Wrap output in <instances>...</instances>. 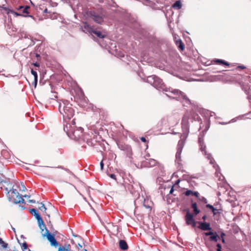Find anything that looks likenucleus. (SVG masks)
Here are the masks:
<instances>
[{
    "mask_svg": "<svg viewBox=\"0 0 251 251\" xmlns=\"http://www.w3.org/2000/svg\"><path fill=\"white\" fill-rule=\"evenodd\" d=\"M71 123L67 122L64 125V130L71 138L78 140L83 136V129L81 127L76 128L75 126L74 119L71 121Z\"/></svg>",
    "mask_w": 251,
    "mask_h": 251,
    "instance_id": "1",
    "label": "nucleus"
},
{
    "mask_svg": "<svg viewBox=\"0 0 251 251\" xmlns=\"http://www.w3.org/2000/svg\"><path fill=\"white\" fill-rule=\"evenodd\" d=\"M58 108L59 112L63 115L64 119L69 120L66 122L71 123L70 120L74 115V110L72 107V104L67 101H62L60 103Z\"/></svg>",
    "mask_w": 251,
    "mask_h": 251,
    "instance_id": "2",
    "label": "nucleus"
},
{
    "mask_svg": "<svg viewBox=\"0 0 251 251\" xmlns=\"http://www.w3.org/2000/svg\"><path fill=\"white\" fill-rule=\"evenodd\" d=\"M223 193L224 196H227L231 198L235 196L234 192L230 185L227 182L224 176L221 173V193Z\"/></svg>",
    "mask_w": 251,
    "mask_h": 251,
    "instance_id": "3",
    "label": "nucleus"
},
{
    "mask_svg": "<svg viewBox=\"0 0 251 251\" xmlns=\"http://www.w3.org/2000/svg\"><path fill=\"white\" fill-rule=\"evenodd\" d=\"M9 196L10 201L15 203H25V200L16 190H13L9 192Z\"/></svg>",
    "mask_w": 251,
    "mask_h": 251,
    "instance_id": "4",
    "label": "nucleus"
},
{
    "mask_svg": "<svg viewBox=\"0 0 251 251\" xmlns=\"http://www.w3.org/2000/svg\"><path fill=\"white\" fill-rule=\"evenodd\" d=\"M148 82L157 89L162 88L163 83L162 80L156 75H151L147 78Z\"/></svg>",
    "mask_w": 251,
    "mask_h": 251,
    "instance_id": "5",
    "label": "nucleus"
},
{
    "mask_svg": "<svg viewBox=\"0 0 251 251\" xmlns=\"http://www.w3.org/2000/svg\"><path fill=\"white\" fill-rule=\"evenodd\" d=\"M30 213L33 215L37 220V222L40 228L43 231V227L46 228L45 225L44 224V222L39 214L38 213L37 210L35 208H32L30 210Z\"/></svg>",
    "mask_w": 251,
    "mask_h": 251,
    "instance_id": "6",
    "label": "nucleus"
},
{
    "mask_svg": "<svg viewBox=\"0 0 251 251\" xmlns=\"http://www.w3.org/2000/svg\"><path fill=\"white\" fill-rule=\"evenodd\" d=\"M46 231L44 233H43V236H46L47 239L50 241L51 246L56 247L58 245V243L55 239L54 235H52L49 230L46 228Z\"/></svg>",
    "mask_w": 251,
    "mask_h": 251,
    "instance_id": "7",
    "label": "nucleus"
},
{
    "mask_svg": "<svg viewBox=\"0 0 251 251\" xmlns=\"http://www.w3.org/2000/svg\"><path fill=\"white\" fill-rule=\"evenodd\" d=\"M89 16L96 23L101 24L103 22L102 17L94 11H90L88 12Z\"/></svg>",
    "mask_w": 251,
    "mask_h": 251,
    "instance_id": "8",
    "label": "nucleus"
},
{
    "mask_svg": "<svg viewBox=\"0 0 251 251\" xmlns=\"http://www.w3.org/2000/svg\"><path fill=\"white\" fill-rule=\"evenodd\" d=\"M185 220L187 225H191L193 227L196 226L197 223L193 217V215L189 211H187L185 216Z\"/></svg>",
    "mask_w": 251,
    "mask_h": 251,
    "instance_id": "9",
    "label": "nucleus"
},
{
    "mask_svg": "<svg viewBox=\"0 0 251 251\" xmlns=\"http://www.w3.org/2000/svg\"><path fill=\"white\" fill-rule=\"evenodd\" d=\"M194 115H195V113L192 110L186 111L182 119L181 124L182 126L187 127L189 124V119L191 118L190 115L194 116Z\"/></svg>",
    "mask_w": 251,
    "mask_h": 251,
    "instance_id": "10",
    "label": "nucleus"
},
{
    "mask_svg": "<svg viewBox=\"0 0 251 251\" xmlns=\"http://www.w3.org/2000/svg\"><path fill=\"white\" fill-rule=\"evenodd\" d=\"M171 93L174 94L175 96V97L174 98H176L177 99H183V100H187V97L185 95L184 93L180 91L179 90L177 89H172V90L170 91Z\"/></svg>",
    "mask_w": 251,
    "mask_h": 251,
    "instance_id": "11",
    "label": "nucleus"
},
{
    "mask_svg": "<svg viewBox=\"0 0 251 251\" xmlns=\"http://www.w3.org/2000/svg\"><path fill=\"white\" fill-rule=\"evenodd\" d=\"M183 148V142L180 140L178 142L177 145V151L176 154V158L177 159H179L180 158V155L182 151V149Z\"/></svg>",
    "mask_w": 251,
    "mask_h": 251,
    "instance_id": "12",
    "label": "nucleus"
},
{
    "mask_svg": "<svg viewBox=\"0 0 251 251\" xmlns=\"http://www.w3.org/2000/svg\"><path fill=\"white\" fill-rule=\"evenodd\" d=\"M199 226L198 227L202 230H210V225L209 223H202V222H199Z\"/></svg>",
    "mask_w": 251,
    "mask_h": 251,
    "instance_id": "13",
    "label": "nucleus"
},
{
    "mask_svg": "<svg viewBox=\"0 0 251 251\" xmlns=\"http://www.w3.org/2000/svg\"><path fill=\"white\" fill-rule=\"evenodd\" d=\"M119 247L123 251H126L128 249V246L127 243L124 240H120Z\"/></svg>",
    "mask_w": 251,
    "mask_h": 251,
    "instance_id": "14",
    "label": "nucleus"
},
{
    "mask_svg": "<svg viewBox=\"0 0 251 251\" xmlns=\"http://www.w3.org/2000/svg\"><path fill=\"white\" fill-rule=\"evenodd\" d=\"M58 251H73L71 249V246L69 244H65L64 246L60 247Z\"/></svg>",
    "mask_w": 251,
    "mask_h": 251,
    "instance_id": "15",
    "label": "nucleus"
},
{
    "mask_svg": "<svg viewBox=\"0 0 251 251\" xmlns=\"http://www.w3.org/2000/svg\"><path fill=\"white\" fill-rule=\"evenodd\" d=\"M39 9L42 11L44 13L50 14L51 12L50 11H48V8L45 6V3L40 4L39 5Z\"/></svg>",
    "mask_w": 251,
    "mask_h": 251,
    "instance_id": "16",
    "label": "nucleus"
},
{
    "mask_svg": "<svg viewBox=\"0 0 251 251\" xmlns=\"http://www.w3.org/2000/svg\"><path fill=\"white\" fill-rule=\"evenodd\" d=\"M184 194L186 196L192 195V196H195L197 198L199 197V193L198 192H193L192 191H191L190 190H187L185 192H184Z\"/></svg>",
    "mask_w": 251,
    "mask_h": 251,
    "instance_id": "17",
    "label": "nucleus"
},
{
    "mask_svg": "<svg viewBox=\"0 0 251 251\" xmlns=\"http://www.w3.org/2000/svg\"><path fill=\"white\" fill-rule=\"evenodd\" d=\"M91 33L95 34L98 37H99L100 38H104L105 37V35L102 34V33L100 31H97V30H94L93 29H91Z\"/></svg>",
    "mask_w": 251,
    "mask_h": 251,
    "instance_id": "18",
    "label": "nucleus"
},
{
    "mask_svg": "<svg viewBox=\"0 0 251 251\" xmlns=\"http://www.w3.org/2000/svg\"><path fill=\"white\" fill-rule=\"evenodd\" d=\"M242 90L245 92V93L248 95V92H250L251 89V87L249 86L248 84H243L242 86Z\"/></svg>",
    "mask_w": 251,
    "mask_h": 251,
    "instance_id": "19",
    "label": "nucleus"
},
{
    "mask_svg": "<svg viewBox=\"0 0 251 251\" xmlns=\"http://www.w3.org/2000/svg\"><path fill=\"white\" fill-rule=\"evenodd\" d=\"M176 44L178 46V48L181 50H183L184 49V45L180 39L176 40Z\"/></svg>",
    "mask_w": 251,
    "mask_h": 251,
    "instance_id": "20",
    "label": "nucleus"
},
{
    "mask_svg": "<svg viewBox=\"0 0 251 251\" xmlns=\"http://www.w3.org/2000/svg\"><path fill=\"white\" fill-rule=\"evenodd\" d=\"M172 7L174 8L179 9L181 8L182 5L180 1L177 0L172 5Z\"/></svg>",
    "mask_w": 251,
    "mask_h": 251,
    "instance_id": "21",
    "label": "nucleus"
},
{
    "mask_svg": "<svg viewBox=\"0 0 251 251\" xmlns=\"http://www.w3.org/2000/svg\"><path fill=\"white\" fill-rule=\"evenodd\" d=\"M192 208L194 209L195 215H197L200 213V211L197 208V204L196 202L192 203Z\"/></svg>",
    "mask_w": 251,
    "mask_h": 251,
    "instance_id": "22",
    "label": "nucleus"
},
{
    "mask_svg": "<svg viewBox=\"0 0 251 251\" xmlns=\"http://www.w3.org/2000/svg\"><path fill=\"white\" fill-rule=\"evenodd\" d=\"M231 227L232 231L234 234L238 233L239 231L241 230L240 227L237 225H233ZM230 230H231V229H230Z\"/></svg>",
    "mask_w": 251,
    "mask_h": 251,
    "instance_id": "23",
    "label": "nucleus"
},
{
    "mask_svg": "<svg viewBox=\"0 0 251 251\" xmlns=\"http://www.w3.org/2000/svg\"><path fill=\"white\" fill-rule=\"evenodd\" d=\"M199 143H200V149L202 151H204L205 152V146H203V141L201 139V138H199Z\"/></svg>",
    "mask_w": 251,
    "mask_h": 251,
    "instance_id": "24",
    "label": "nucleus"
},
{
    "mask_svg": "<svg viewBox=\"0 0 251 251\" xmlns=\"http://www.w3.org/2000/svg\"><path fill=\"white\" fill-rule=\"evenodd\" d=\"M168 119L167 118H163L162 119L159 124L160 126H166L167 124L168 123Z\"/></svg>",
    "mask_w": 251,
    "mask_h": 251,
    "instance_id": "25",
    "label": "nucleus"
},
{
    "mask_svg": "<svg viewBox=\"0 0 251 251\" xmlns=\"http://www.w3.org/2000/svg\"><path fill=\"white\" fill-rule=\"evenodd\" d=\"M8 244L4 242L2 239L0 237V248L5 249L7 247Z\"/></svg>",
    "mask_w": 251,
    "mask_h": 251,
    "instance_id": "26",
    "label": "nucleus"
},
{
    "mask_svg": "<svg viewBox=\"0 0 251 251\" xmlns=\"http://www.w3.org/2000/svg\"><path fill=\"white\" fill-rule=\"evenodd\" d=\"M230 64L226 61L221 59V66H225L226 68H229Z\"/></svg>",
    "mask_w": 251,
    "mask_h": 251,
    "instance_id": "27",
    "label": "nucleus"
},
{
    "mask_svg": "<svg viewBox=\"0 0 251 251\" xmlns=\"http://www.w3.org/2000/svg\"><path fill=\"white\" fill-rule=\"evenodd\" d=\"M31 73L34 76V81H35V83L36 84L37 83V80H38L37 73L36 71H34L33 69L31 70Z\"/></svg>",
    "mask_w": 251,
    "mask_h": 251,
    "instance_id": "28",
    "label": "nucleus"
},
{
    "mask_svg": "<svg viewBox=\"0 0 251 251\" xmlns=\"http://www.w3.org/2000/svg\"><path fill=\"white\" fill-rule=\"evenodd\" d=\"M11 13L14 14L15 16H23V17H31V18L33 17V16L31 15H24L22 14H20L18 12H15L13 10V12H11Z\"/></svg>",
    "mask_w": 251,
    "mask_h": 251,
    "instance_id": "29",
    "label": "nucleus"
},
{
    "mask_svg": "<svg viewBox=\"0 0 251 251\" xmlns=\"http://www.w3.org/2000/svg\"><path fill=\"white\" fill-rule=\"evenodd\" d=\"M226 236V233H225L223 231L221 230V242H222L223 243H225Z\"/></svg>",
    "mask_w": 251,
    "mask_h": 251,
    "instance_id": "30",
    "label": "nucleus"
},
{
    "mask_svg": "<svg viewBox=\"0 0 251 251\" xmlns=\"http://www.w3.org/2000/svg\"><path fill=\"white\" fill-rule=\"evenodd\" d=\"M218 238H219V237L218 236V235H216V234H214L213 233V234H212L211 236H210V240L211 241H217L218 240Z\"/></svg>",
    "mask_w": 251,
    "mask_h": 251,
    "instance_id": "31",
    "label": "nucleus"
},
{
    "mask_svg": "<svg viewBox=\"0 0 251 251\" xmlns=\"http://www.w3.org/2000/svg\"><path fill=\"white\" fill-rule=\"evenodd\" d=\"M38 209L39 210H40L41 211H43L44 212H45L46 209H47V208L45 207V205L42 202H41L40 203V205L38 207Z\"/></svg>",
    "mask_w": 251,
    "mask_h": 251,
    "instance_id": "32",
    "label": "nucleus"
},
{
    "mask_svg": "<svg viewBox=\"0 0 251 251\" xmlns=\"http://www.w3.org/2000/svg\"><path fill=\"white\" fill-rule=\"evenodd\" d=\"M84 24V28L87 29L90 33H91V29L93 28L87 23L85 22Z\"/></svg>",
    "mask_w": 251,
    "mask_h": 251,
    "instance_id": "33",
    "label": "nucleus"
},
{
    "mask_svg": "<svg viewBox=\"0 0 251 251\" xmlns=\"http://www.w3.org/2000/svg\"><path fill=\"white\" fill-rule=\"evenodd\" d=\"M24 9L23 10V13H25V14H28L29 13V11H28V9L30 8V7L29 6H24V7L23 8Z\"/></svg>",
    "mask_w": 251,
    "mask_h": 251,
    "instance_id": "34",
    "label": "nucleus"
},
{
    "mask_svg": "<svg viewBox=\"0 0 251 251\" xmlns=\"http://www.w3.org/2000/svg\"><path fill=\"white\" fill-rule=\"evenodd\" d=\"M72 243L73 244H74L76 246L79 251L81 250L82 248V245H81L80 244L78 243L77 244H76L73 240L72 241Z\"/></svg>",
    "mask_w": 251,
    "mask_h": 251,
    "instance_id": "35",
    "label": "nucleus"
},
{
    "mask_svg": "<svg viewBox=\"0 0 251 251\" xmlns=\"http://www.w3.org/2000/svg\"><path fill=\"white\" fill-rule=\"evenodd\" d=\"M206 207L210 208L212 210V212H213L214 214H216V212L215 211H217V210L212 205L210 204H207Z\"/></svg>",
    "mask_w": 251,
    "mask_h": 251,
    "instance_id": "36",
    "label": "nucleus"
},
{
    "mask_svg": "<svg viewBox=\"0 0 251 251\" xmlns=\"http://www.w3.org/2000/svg\"><path fill=\"white\" fill-rule=\"evenodd\" d=\"M149 163H150V166H153L155 165V164L156 163V162L154 159H151L150 160Z\"/></svg>",
    "mask_w": 251,
    "mask_h": 251,
    "instance_id": "37",
    "label": "nucleus"
},
{
    "mask_svg": "<svg viewBox=\"0 0 251 251\" xmlns=\"http://www.w3.org/2000/svg\"><path fill=\"white\" fill-rule=\"evenodd\" d=\"M2 8L6 12L7 14L11 13V12H13V10L9 9L7 7H2Z\"/></svg>",
    "mask_w": 251,
    "mask_h": 251,
    "instance_id": "38",
    "label": "nucleus"
},
{
    "mask_svg": "<svg viewBox=\"0 0 251 251\" xmlns=\"http://www.w3.org/2000/svg\"><path fill=\"white\" fill-rule=\"evenodd\" d=\"M27 244L25 242L24 243L22 246V249L23 250V251H25V250L27 249Z\"/></svg>",
    "mask_w": 251,
    "mask_h": 251,
    "instance_id": "39",
    "label": "nucleus"
},
{
    "mask_svg": "<svg viewBox=\"0 0 251 251\" xmlns=\"http://www.w3.org/2000/svg\"><path fill=\"white\" fill-rule=\"evenodd\" d=\"M247 98L250 102L251 103V89L250 92H248V94L247 95Z\"/></svg>",
    "mask_w": 251,
    "mask_h": 251,
    "instance_id": "40",
    "label": "nucleus"
},
{
    "mask_svg": "<svg viewBox=\"0 0 251 251\" xmlns=\"http://www.w3.org/2000/svg\"><path fill=\"white\" fill-rule=\"evenodd\" d=\"M191 117L194 120H195L198 118V115L195 113V115H190Z\"/></svg>",
    "mask_w": 251,
    "mask_h": 251,
    "instance_id": "41",
    "label": "nucleus"
},
{
    "mask_svg": "<svg viewBox=\"0 0 251 251\" xmlns=\"http://www.w3.org/2000/svg\"><path fill=\"white\" fill-rule=\"evenodd\" d=\"M144 206L147 208L150 211L151 210V207L149 205H146L145 202L144 203Z\"/></svg>",
    "mask_w": 251,
    "mask_h": 251,
    "instance_id": "42",
    "label": "nucleus"
},
{
    "mask_svg": "<svg viewBox=\"0 0 251 251\" xmlns=\"http://www.w3.org/2000/svg\"><path fill=\"white\" fill-rule=\"evenodd\" d=\"M237 68H240L241 69H244L246 68V67L244 66V65H239L237 67Z\"/></svg>",
    "mask_w": 251,
    "mask_h": 251,
    "instance_id": "43",
    "label": "nucleus"
},
{
    "mask_svg": "<svg viewBox=\"0 0 251 251\" xmlns=\"http://www.w3.org/2000/svg\"><path fill=\"white\" fill-rule=\"evenodd\" d=\"M100 169L101 170H103V166H104V164L103 163V160H102L100 163Z\"/></svg>",
    "mask_w": 251,
    "mask_h": 251,
    "instance_id": "44",
    "label": "nucleus"
},
{
    "mask_svg": "<svg viewBox=\"0 0 251 251\" xmlns=\"http://www.w3.org/2000/svg\"><path fill=\"white\" fill-rule=\"evenodd\" d=\"M110 177L115 180L116 179V175L115 174H110Z\"/></svg>",
    "mask_w": 251,
    "mask_h": 251,
    "instance_id": "45",
    "label": "nucleus"
},
{
    "mask_svg": "<svg viewBox=\"0 0 251 251\" xmlns=\"http://www.w3.org/2000/svg\"><path fill=\"white\" fill-rule=\"evenodd\" d=\"M205 234L206 235V236H211L212 234H213V233L211 231H210V232H206L205 233Z\"/></svg>",
    "mask_w": 251,
    "mask_h": 251,
    "instance_id": "46",
    "label": "nucleus"
},
{
    "mask_svg": "<svg viewBox=\"0 0 251 251\" xmlns=\"http://www.w3.org/2000/svg\"><path fill=\"white\" fill-rule=\"evenodd\" d=\"M174 185H173V186H172V188H171V190H170V192H169V194H173V192L174 191Z\"/></svg>",
    "mask_w": 251,
    "mask_h": 251,
    "instance_id": "47",
    "label": "nucleus"
},
{
    "mask_svg": "<svg viewBox=\"0 0 251 251\" xmlns=\"http://www.w3.org/2000/svg\"><path fill=\"white\" fill-rule=\"evenodd\" d=\"M140 140H141L142 142H146V138H145V137H141Z\"/></svg>",
    "mask_w": 251,
    "mask_h": 251,
    "instance_id": "48",
    "label": "nucleus"
},
{
    "mask_svg": "<svg viewBox=\"0 0 251 251\" xmlns=\"http://www.w3.org/2000/svg\"><path fill=\"white\" fill-rule=\"evenodd\" d=\"M217 249H216V251H220V243H218L217 244Z\"/></svg>",
    "mask_w": 251,
    "mask_h": 251,
    "instance_id": "49",
    "label": "nucleus"
},
{
    "mask_svg": "<svg viewBox=\"0 0 251 251\" xmlns=\"http://www.w3.org/2000/svg\"><path fill=\"white\" fill-rule=\"evenodd\" d=\"M33 65L36 67H39L40 66L39 63L36 62L33 64Z\"/></svg>",
    "mask_w": 251,
    "mask_h": 251,
    "instance_id": "50",
    "label": "nucleus"
},
{
    "mask_svg": "<svg viewBox=\"0 0 251 251\" xmlns=\"http://www.w3.org/2000/svg\"><path fill=\"white\" fill-rule=\"evenodd\" d=\"M28 201H29V202L33 203H35L36 202L35 201L33 200H29Z\"/></svg>",
    "mask_w": 251,
    "mask_h": 251,
    "instance_id": "51",
    "label": "nucleus"
},
{
    "mask_svg": "<svg viewBox=\"0 0 251 251\" xmlns=\"http://www.w3.org/2000/svg\"><path fill=\"white\" fill-rule=\"evenodd\" d=\"M227 71H228V70H222L221 69L220 72H221V74H225V73H224V72Z\"/></svg>",
    "mask_w": 251,
    "mask_h": 251,
    "instance_id": "52",
    "label": "nucleus"
},
{
    "mask_svg": "<svg viewBox=\"0 0 251 251\" xmlns=\"http://www.w3.org/2000/svg\"><path fill=\"white\" fill-rule=\"evenodd\" d=\"M215 62H216V63L217 64H220V59H216V60L214 61Z\"/></svg>",
    "mask_w": 251,
    "mask_h": 251,
    "instance_id": "53",
    "label": "nucleus"
},
{
    "mask_svg": "<svg viewBox=\"0 0 251 251\" xmlns=\"http://www.w3.org/2000/svg\"><path fill=\"white\" fill-rule=\"evenodd\" d=\"M24 7V6H20L18 8H17V10L22 9Z\"/></svg>",
    "mask_w": 251,
    "mask_h": 251,
    "instance_id": "54",
    "label": "nucleus"
},
{
    "mask_svg": "<svg viewBox=\"0 0 251 251\" xmlns=\"http://www.w3.org/2000/svg\"><path fill=\"white\" fill-rule=\"evenodd\" d=\"M80 92L81 97H83L84 96V93L81 90H80Z\"/></svg>",
    "mask_w": 251,
    "mask_h": 251,
    "instance_id": "55",
    "label": "nucleus"
},
{
    "mask_svg": "<svg viewBox=\"0 0 251 251\" xmlns=\"http://www.w3.org/2000/svg\"><path fill=\"white\" fill-rule=\"evenodd\" d=\"M24 197H25L26 198H29L30 197V196H28V195H25L24 196Z\"/></svg>",
    "mask_w": 251,
    "mask_h": 251,
    "instance_id": "56",
    "label": "nucleus"
},
{
    "mask_svg": "<svg viewBox=\"0 0 251 251\" xmlns=\"http://www.w3.org/2000/svg\"><path fill=\"white\" fill-rule=\"evenodd\" d=\"M220 124H221V125H225V124H226V123H224V122H221V123H220Z\"/></svg>",
    "mask_w": 251,
    "mask_h": 251,
    "instance_id": "57",
    "label": "nucleus"
},
{
    "mask_svg": "<svg viewBox=\"0 0 251 251\" xmlns=\"http://www.w3.org/2000/svg\"><path fill=\"white\" fill-rule=\"evenodd\" d=\"M202 219H203V220H205V219H206V216H204L202 217Z\"/></svg>",
    "mask_w": 251,
    "mask_h": 251,
    "instance_id": "58",
    "label": "nucleus"
},
{
    "mask_svg": "<svg viewBox=\"0 0 251 251\" xmlns=\"http://www.w3.org/2000/svg\"><path fill=\"white\" fill-rule=\"evenodd\" d=\"M226 201H232L233 200L227 199V200H226Z\"/></svg>",
    "mask_w": 251,
    "mask_h": 251,
    "instance_id": "59",
    "label": "nucleus"
},
{
    "mask_svg": "<svg viewBox=\"0 0 251 251\" xmlns=\"http://www.w3.org/2000/svg\"><path fill=\"white\" fill-rule=\"evenodd\" d=\"M81 251H87L86 249H82Z\"/></svg>",
    "mask_w": 251,
    "mask_h": 251,
    "instance_id": "60",
    "label": "nucleus"
},
{
    "mask_svg": "<svg viewBox=\"0 0 251 251\" xmlns=\"http://www.w3.org/2000/svg\"><path fill=\"white\" fill-rule=\"evenodd\" d=\"M54 98H57V96H56V94L54 96Z\"/></svg>",
    "mask_w": 251,
    "mask_h": 251,
    "instance_id": "61",
    "label": "nucleus"
},
{
    "mask_svg": "<svg viewBox=\"0 0 251 251\" xmlns=\"http://www.w3.org/2000/svg\"><path fill=\"white\" fill-rule=\"evenodd\" d=\"M220 210H221V214H222V211H223L222 209L221 208L220 209Z\"/></svg>",
    "mask_w": 251,
    "mask_h": 251,
    "instance_id": "62",
    "label": "nucleus"
},
{
    "mask_svg": "<svg viewBox=\"0 0 251 251\" xmlns=\"http://www.w3.org/2000/svg\"><path fill=\"white\" fill-rule=\"evenodd\" d=\"M23 186L24 189H25V187L24 185H23Z\"/></svg>",
    "mask_w": 251,
    "mask_h": 251,
    "instance_id": "63",
    "label": "nucleus"
},
{
    "mask_svg": "<svg viewBox=\"0 0 251 251\" xmlns=\"http://www.w3.org/2000/svg\"><path fill=\"white\" fill-rule=\"evenodd\" d=\"M47 17H48V18H51V16H48Z\"/></svg>",
    "mask_w": 251,
    "mask_h": 251,
    "instance_id": "64",
    "label": "nucleus"
}]
</instances>
